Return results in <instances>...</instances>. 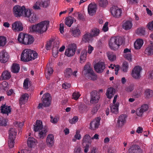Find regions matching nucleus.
Wrapping results in <instances>:
<instances>
[{
  "instance_id": "23",
  "label": "nucleus",
  "mask_w": 153,
  "mask_h": 153,
  "mask_svg": "<svg viewBox=\"0 0 153 153\" xmlns=\"http://www.w3.org/2000/svg\"><path fill=\"white\" fill-rule=\"evenodd\" d=\"M127 116L125 114L120 116L118 119L117 124L119 126H122L126 122Z\"/></svg>"
},
{
  "instance_id": "9",
  "label": "nucleus",
  "mask_w": 153,
  "mask_h": 153,
  "mask_svg": "<svg viewBox=\"0 0 153 153\" xmlns=\"http://www.w3.org/2000/svg\"><path fill=\"white\" fill-rule=\"evenodd\" d=\"M51 98L50 94L48 93L45 94L42 98V103H39L38 106V108H42L43 106L48 107L51 104Z\"/></svg>"
},
{
  "instance_id": "57",
  "label": "nucleus",
  "mask_w": 153,
  "mask_h": 153,
  "mask_svg": "<svg viewBox=\"0 0 153 153\" xmlns=\"http://www.w3.org/2000/svg\"><path fill=\"white\" fill-rule=\"evenodd\" d=\"M124 56L126 59L129 62L132 61V58L131 53L125 54H124Z\"/></svg>"
},
{
  "instance_id": "58",
  "label": "nucleus",
  "mask_w": 153,
  "mask_h": 153,
  "mask_svg": "<svg viewBox=\"0 0 153 153\" xmlns=\"http://www.w3.org/2000/svg\"><path fill=\"white\" fill-rule=\"evenodd\" d=\"M7 125L6 120L3 118H0V126H5Z\"/></svg>"
},
{
  "instance_id": "34",
  "label": "nucleus",
  "mask_w": 153,
  "mask_h": 153,
  "mask_svg": "<svg viewBox=\"0 0 153 153\" xmlns=\"http://www.w3.org/2000/svg\"><path fill=\"white\" fill-rule=\"evenodd\" d=\"M132 26L131 22L130 21H127L123 25V28L126 30L130 29Z\"/></svg>"
},
{
  "instance_id": "28",
  "label": "nucleus",
  "mask_w": 153,
  "mask_h": 153,
  "mask_svg": "<svg viewBox=\"0 0 153 153\" xmlns=\"http://www.w3.org/2000/svg\"><path fill=\"white\" fill-rule=\"evenodd\" d=\"M142 88H139L133 92V96L135 98H138L140 97L142 94Z\"/></svg>"
},
{
  "instance_id": "64",
  "label": "nucleus",
  "mask_w": 153,
  "mask_h": 153,
  "mask_svg": "<svg viewBox=\"0 0 153 153\" xmlns=\"http://www.w3.org/2000/svg\"><path fill=\"white\" fill-rule=\"evenodd\" d=\"M148 27L149 30H153V21L148 24Z\"/></svg>"
},
{
  "instance_id": "32",
  "label": "nucleus",
  "mask_w": 153,
  "mask_h": 153,
  "mask_svg": "<svg viewBox=\"0 0 153 153\" xmlns=\"http://www.w3.org/2000/svg\"><path fill=\"white\" fill-rule=\"evenodd\" d=\"M100 33V30L99 29L96 27L91 29L90 33L92 38L98 36Z\"/></svg>"
},
{
  "instance_id": "20",
  "label": "nucleus",
  "mask_w": 153,
  "mask_h": 153,
  "mask_svg": "<svg viewBox=\"0 0 153 153\" xmlns=\"http://www.w3.org/2000/svg\"><path fill=\"white\" fill-rule=\"evenodd\" d=\"M13 30L15 31H21L23 30V27L22 23L19 21H16L12 25Z\"/></svg>"
},
{
  "instance_id": "25",
  "label": "nucleus",
  "mask_w": 153,
  "mask_h": 153,
  "mask_svg": "<svg viewBox=\"0 0 153 153\" xmlns=\"http://www.w3.org/2000/svg\"><path fill=\"white\" fill-rule=\"evenodd\" d=\"M1 112L3 114H7L8 115L9 113L11 111V108L10 106H6L4 105L1 106Z\"/></svg>"
},
{
  "instance_id": "48",
  "label": "nucleus",
  "mask_w": 153,
  "mask_h": 153,
  "mask_svg": "<svg viewBox=\"0 0 153 153\" xmlns=\"http://www.w3.org/2000/svg\"><path fill=\"white\" fill-rule=\"evenodd\" d=\"M136 33L139 35H144L145 34V28L142 27L138 28L137 30Z\"/></svg>"
},
{
  "instance_id": "22",
  "label": "nucleus",
  "mask_w": 153,
  "mask_h": 153,
  "mask_svg": "<svg viewBox=\"0 0 153 153\" xmlns=\"http://www.w3.org/2000/svg\"><path fill=\"white\" fill-rule=\"evenodd\" d=\"M97 6L95 4H90L88 7V13L90 16H92L96 13Z\"/></svg>"
},
{
  "instance_id": "62",
  "label": "nucleus",
  "mask_w": 153,
  "mask_h": 153,
  "mask_svg": "<svg viewBox=\"0 0 153 153\" xmlns=\"http://www.w3.org/2000/svg\"><path fill=\"white\" fill-rule=\"evenodd\" d=\"M74 153H82L81 148L80 146L76 147L74 150Z\"/></svg>"
},
{
  "instance_id": "10",
  "label": "nucleus",
  "mask_w": 153,
  "mask_h": 153,
  "mask_svg": "<svg viewBox=\"0 0 153 153\" xmlns=\"http://www.w3.org/2000/svg\"><path fill=\"white\" fill-rule=\"evenodd\" d=\"M26 9L24 6L21 7L19 5H16L13 8V13L16 17H19L22 16H24L25 11Z\"/></svg>"
},
{
  "instance_id": "27",
  "label": "nucleus",
  "mask_w": 153,
  "mask_h": 153,
  "mask_svg": "<svg viewBox=\"0 0 153 153\" xmlns=\"http://www.w3.org/2000/svg\"><path fill=\"white\" fill-rule=\"evenodd\" d=\"M87 54V51L86 49H84L81 52L80 56V62L81 63L84 62L86 59Z\"/></svg>"
},
{
  "instance_id": "16",
  "label": "nucleus",
  "mask_w": 153,
  "mask_h": 153,
  "mask_svg": "<svg viewBox=\"0 0 153 153\" xmlns=\"http://www.w3.org/2000/svg\"><path fill=\"white\" fill-rule=\"evenodd\" d=\"M101 120V118L100 117H98L91 121L90 125V128L93 130L97 128L100 125Z\"/></svg>"
},
{
  "instance_id": "59",
  "label": "nucleus",
  "mask_w": 153,
  "mask_h": 153,
  "mask_svg": "<svg viewBox=\"0 0 153 153\" xmlns=\"http://www.w3.org/2000/svg\"><path fill=\"white\" fill-rule=\"evenodd\" d=\"M74 138L78 140H80L81 138V136L80 134V131L79 130H77L76 131V134L74 136Z\"/></svg>"
},
{
  "instance_id": "60",
  "label": "nucleus",
  "mask_w": 153,
  "mask_h": 153,
  "mask_svg": "<svg viewBox=\"0 0 153 153\" xmlns=\"http://www.w3.org/2000/svg\"><path fill=\"white\" fill-rule=\"evenodd\" d=\"M52 42H53V40H51L47 42L46 46V49L47 50H49L51 48V45L52 44Z\"/></svg>"
},
{
  "instance_id": "36",
  "label": "nucleus",
  "mask_w": 153,
  "mask_h": 153,
  "mask_svg": "<svg viewBox=\"0 0 153 153\" xmlns=\"http://www.w3.org/2000/svg\"><path fill=\"white\" fill-rule=\"evenodd\" d=\"M28 146L30 148H32L36 143V140L33 137H29L27 140Z\"/></svg>"
},
{
  "instance_id": "35",
  "label": "nucleus",
  "mask_w": 153,
  "mask_h": 153,
  "mask_svg": "<svg viewBox=\"0 0 153 153\" xmlns=\"http://www.w3.org/2000/svg\"><path fill=\"white\" fill-rule=\"evenodd\" d=\"M107 56L108 59L111 62L115 60L116 56L115 54L111 52H108L107 53Z\"/></svg>"
},
{
  "instance_id": "55",
  "label": "nucleus",
  "mask_w": 153,
  "mask_h": 153,
  "mask_svg": "<svg viewBox=\"0 0 153 153\" xmlns=\"http://www.w3.org/2000/svg\"><path fill=\"white\" fill-rule=\"evenodd\" d=\"M78 117L74 116L72 119L69 120V122L71 124H74L78 121Z\"/></svg>"
},
{
  "instance_id": "37",
  "label": "nucleus",
  "mask_w": 153,
  "mask_h": 153,
  "mask_svg": "<svg viewBox=\"0 0 153 153\" xmlns=\"http://www.w3.org/2000/svg\"><path fill=\"white\" fill-rule=\"evenodd\" d=\"M74 18L71 16H69L65 19V23L69 27H70L74 22Z\"/></svg>"
},
{
  "instance_id": "14",
  "label": "nucleus",
  "mask_w": 153,
  "mask_h": 153,
  "mask_svg": "<svg viewBox=\"0 0 153 153\" xmlns=\"http://www.w3.org/2000/svg\"><path fill=\"white\" fill-rule=\"evenodd\" d=\"M142 70V68L139 66H135L132 71L133 77L136 79H139L141 77L140 72Z\"/></svg>"
},
{
  "instance_id": "24",
  "label": "nucleus",
  "mask_w": 153,
  "mask_h": 153,
  "mask_svg": "<svg viewBox=\"0 0 153 153\" xmlns=\"http://www.w3.org/2000/svg\"><path fill=\"white\" fill-rule=\"evenodd\" d=\"M116 90L114 88L110 87L108 88L107 90L106 95L107 97L111 99L115 93Z\"/></svg>"
},
{
  "instance_id": "5",
  "label": "nucleus",
  "mask_w": 153,
  "mask_h": 153,
  "mask_svg": "<svg viewBox=\"0 0 153 153\" xmlns=\"http://www.w3.org/2000/svg\"><path fill=\"white\" fill-rule=\"evenodd\" d=\"M18 40L19 43L25 45L31 44L34 41L33 38L31 35L23 33L19 34Z\"/></svg>"
},
{
  "instance_id": "46",
  "label": "nucleus",
  "mask_w": 153,
  "mask_h": 153,
  "mask_svg": "<svg viewBox=\"0 0 153 153\" xmlns=\"http://www.w3.org/2000/svg\"><path fill=\"white\" fill-rule=\"evenodd\" d=\"M53 44L52 52L53 55H54V51H56L59 48V42L58 41H54L52 42V43Z\"/></svg>"
},
{
  "instance_id": "30",
  "label": "nucleus",
  "mask_w": 153,
  "mask_h": 153,
  "mask_svg": "<svg viewBox=\"0 0 153 153\" xmlns=\"http://www.w3.org/2000/svg\"><path fill=\"white\" fill-rule=\"evenodd\" d=\"M143 41L142 39H138L135 42L134 44V47L136 49H140L142 46Z\"/></svg>"
},
{
  "instance_id": "53",
  "label": "nucleus",
  "mask_w": 153,
  "mask_h": 153,
  "mask_svg": "<svg viewBox=\"0 0 153 153\" xmlns=\"http://www.w3.org/2000/svg\"><path fill=\"white\" fill-rule=\"evenodd\" d=\"M40 7H42L40 4V1H38L36 2L33 6V8L35 10H39L40 9Z\"/></svg>"
},
{
  "instance_id": "42",
  "label": "nucleus",
  "mask_w": 153,
  "mask_h": 153,
  "mask_svg": "<svg viewBox=\"0 0 153 153\" xmlns=\"http://www.w3.org/2000/svg\"><path fill=\"white\" fill-rule=\"evenodd\" d=\"M71 30L73 35L74 37H78L80 34V30L77 27L76 28L72 29Z\"/></svg>"
},
{
  "instance_id": "19",
  "label": "nucleus",
  "mask_w": 153,
  "mask_h": 153,
  "mask_svg": "<svg viewBox=\"0 0 153 153\" xmlns=\"http://www.w3.org/2000/svg\"><path fill=\"white\" fill-rule=\"evenodd\" d=\"M9 58V55L5 51L3 50L0 52V61L1 63L6 62Z\"/></svg>"
},
{
  "instance_id": "52",
  "label": "nucleus",
  "mask_w": 153,
  "mask_h": 153,
  "mask_svg": "<svg viewBox=\"0 0 153 153\" xmlns=\"http://www.w3.org/2000/svg\"><path fill=\"white\" fill-rule=\"evenodd\" d=\"M50 118L51 122L54 124L56 123L59 120V118L56 116H55L54 117L53 116H51Z\"/></svg>"
},
{
  "instance_id": "3",
  "label": "nucleus",
  "mask_w": 153,
  "mask_h": 153,
  "mask_svg": "<svg viewBox=\"0 0 153 153\" xmlns=\"http://www.w3.org/2000/svg\"><path fill=\"white\" fill-rule=\"evenodd\" d=\"M123 42V38L119 36L114 37L111 38L109 42V46L112 50H117Z\"/></svg>"
},
{
  "instance_id": "21",
  "label": "nucleus",
  "mask_w": 153,
  "mask_h": 153,
  "mask_svg": "<svg viewBox=\"0 0 153 153\" xmlns=\"http://www.w3.org/2000/svg\"><path fill=\"white\" fill-rule=\"evenodd\" d=\"M141 149L137 145L131 146L128 150V153H141Z\"/></svg>"
},
{
  "instance_id": "31",
  "label": "nucleus",
  "mask_w": 153,
  "mask_h": 153,
  "mask_svg": "<svg viewBox=\"0 0 153 153\" xmlns=\"http://www.w3.org/2000/svg\"><path fill=\"white\" fill-rule=\"evenodd\" d=\"M92 38L90 33L87 32L83 36L82 41L85 43L88 42Z\"/></svg>"
},
{
  "instance_id": "44",
  "label": "nucleus",
  "mask_w": 153,
  "mask_h": 153,
  "mask_svg": "<svg viewBox=\"0 0 153 153\" xmlns=\"http://www.w3.org/2000/svg\"><path fill=\"white\" fill-rule=\"evenodd\" d=\"M144 94L146 97L147 98H149L153 96V91L149 89H146Z\"/></svg>"
},
{
  "instance_id": "7",
  "label": "nucleus",
  "mask_w": 153,
  "mask_h": 153,
  "mask_svg": "<svg viewBox=\"0 0 153 153\" xmlns=\"http://www.w3.org/2000/svg\"><path fill=\"white\" fill-rule=\"evenodd\" d=\"M17 131L14 128H10L9 130L8 145L10 148H13L14 145V140L16 138Z\"/></svg>"
},
{
  "instance_id": "63",
  "label": "nucleus",
  "mask_w": 153,
  "mask_h": 153,
  "mask_svg": "<svg viewBox=\"0 0 153 153\" xmlns=\"http://www.w3.org/2000/svg\"><path fill=\"white\" fill-rule=\"evenodd\" d=\"M108 22H106L104 24L103 28H102V30L104 32L107 31L108 29Z\"/></svg>"
},
{
  "instance_id": "38",
  "label": "nucleus",
  "mask_w": 153,
  "mask_h": 153,
  "mask_svg": "<svg viewBox=\"0 0 153 153\" xmlns=\"http://www.w3.org/2000/svg\"><path fill=\"white\" fill-rule=\"evenodd\" d=\"M20 69L19 65L17 64L14 63L13 64L11 67V71L14 73H17L19 72Z\"/></svg>"
},
{
  "instance_id": "61",
  "label": "nucleus",
  "mask_w": 153,
  "mask_h": 153,
  "mask_svg": "<svg viewBox=\"0 0 153 153\" xmlns=\"http://www.w3.org/2000/svg\"><path fill=\"white\" fill-rule=\"evenodd\" d=\"M71 87V85L70 84L67 82H65L62 85V88L65 89H68V88H70Z\"/></svg>"
},
{
  "instance_id": "18",
  "label": "nucleus",
  "mask_w": 153,
  "mask_h": 153,
  "mask_svg": "<svg viewBox=\"0 0 153 153\" xmlns=\"http://www.w3.org/2000/svg\"><path fill=\"white\" fill-rule=\"evenodd\" d=\"M149 109V106L147 104L143 105L140 108L136 110L137 115L138 116H141L143 113L147 111Z\"/></svg>"
},
{
  "instance_id": "41",
  "label": "nucleus",
  "mask_w": 153,
  "mask_h": 153,
  "mask_svg": "<svg viewBox=\"0 0 153 153\" xmlns=\"http://www.w3.org/2000/svg\"><path fill=\"white\" fill-rule=\"evenodd\" d=\"M53 71L52 67H47L46 69V73L45 75L46 78L47 79H50V76H51Z\"/></svg>"
},
{
  "instance_id": "17",
  "label": "nucleus",
  "mask_w": 153,
  "mask_h": 153,
  "mask_svg": "<svg viewBox=\"0 0 153 153\" xmlns=\"http://www.w3.org/2000/svg\"><path fill=\"white\" fill-rule=\"evenodd\" d=\"M94 68L97 73H101L103 71L105 68V64L102 62H98L95 64Z\"/></svg>"
},
{
  "instance_id": "51",
  "label": "nucleus",
  "mask_w": 153,
  "mask_h": 153,
  "mask_svg": "<svg viewBox=\"0 0 153 153\" xmlns=\"http://www.w3.org/2000/svg\"><path fill=\"white\" fill-rule=\"evenodd\" d=\"M134 84L130 85L129 86L125 88V90L128 92H131L134 89Z\"/></svg>"
},
{
  "instance_id": "2",
  "label": "nucleus",
  "mask_w": 153,
  "mask_h": 153,
  "mask_svg": "<svg viewBox=\"0 0 153 153\" xmlns=\"http://www.w3.org/2000/svg\"><path fill=\"white\" fill-rule=\"evenodd\" d=\"M49 24L48 21L41 22L36 25H33L31 27L32 31L42 34L47 30L49 27Z\"/></svg>"
},
{
  "instance_id": "1",
  "label": "nucleus",
  "mask_w": 153,
  "mask_h": 153,
  "mask_svg": "<svg viewBox=\"0 0 153 153\" xmlns=\"http://www.w3.org/2000/svg\"><path fill=\"white\" fill-rule=\"evenodd\" d=\"M38 54L35 51L29 49H26L23 51L21 55L22 61L28 62L33 60L37 57Z\"/></svg>"
},
{
  "instance_id": "39",
  "label": "nucleus",
  "mask_w": 153,
  "mask_h": 153,
  "mask_svg": "<svg viewBox=\"0 0 153 153\" xmlns=\"http://www.w3.org/2000/svg\"><path fill=\"white\" fill-rule=\"evenodd\" d=\"M145 53L148 55L153 54V45H150L147 47L145 50Z\"/></svg>"
},
{
  "instance_id": "11",
  "label": "nucleus",
  "mask_w": 153,
  "mask_h": 153,
  "mask_svg": "<svg viewBox=\"0 0 153 153\" xmlns=\"http://www.w3.org/2000/svg\"><path fill=\"white\" fill-rule=\"evenodd\" d=\"M84 74L85 75L88 74L90 77L91 80H95L97 76H96L95 73L92 70V68H91L90 65L89 64H87L84 67Z\"/></svg>"
},
{
  "instance_id": "15",
  "label": "nucleus",
  "mask_w": 153,
  "mask_h": 153,
  "mask_svg": "<svg viewBox=\"0 0 153 153\" xmlns=\"http://www.w3.org/2000/svg\"><path fill=\"white\" fill-rule=\"evenodd\" d=\"M110 10L111 14L114 17L118 18L121 16L122 10L117 7L113 6L110 8Z\"/></svg>"
},
{
  "instance_id": "43",
  "label": "nucleus",
  "mask_w": 153,
  "mask_h": 153,
  "mask_svg": "<svg viewBox=\"0 0 153 153\" xmlns=\"http://www.w3.org/2000/svg\"><path fill=\"white\" fill-rule=\"evenodd\" d=\"M72 71L71 68H66L64 73L65 76L67 78H69L72 74Z\"/></svg>"
},
{
  "instance_id": "6",
  "label": "nucleus",
  "mask_w": 153,
  "mask_h": 153,
  "mask_svg": "<svg viewBox=\"0 0 153 153\" xmlns=\"http://www.w3.org/2000/svg\"><path fill=\"white\" fill-rule=\"evenodd\" d=\"M91 142V138L89 135L86 134L84 136L82 140V144L84 152L87 153L88 152Z\"/></svg>"
},
{
  "instance_id": "29",
  "label": "nucleus",
  "mask_w": 153,
  "mask_h": 153,
  "mask_svg": "<svg viewBox=\"0 0 153 153\" xmlns=\"http://www.w3.org/2000/svg\"><path fill=\"white\" fill-rule=\"evenodd\" d=\"M29 95L27 94H25L22 95L19 100V103L21 105L25 103V102L27 101L28 99Z\"/></svg>"
},
{
  "instance_id": "40",
  "label": "nucleus",
  "mask_w": 153,
  "mask_h": 153,
  "mask_svg": "<svg viewBox=\"0 0 153 153\" xmlns=\"http://www.w3.org/2000/svg\"><path fill=\"white\" fill-rule=\"evenodd\" d=\"M1 77L3 79L7 80L9 79L11 77V75L10 72L8 71H4L2 73Z\"/></svg>"
},
{
  "instance_id": "49",
  "label": "nucleus",
  "mask_w": 153,
  "mask_h": 153,
  "mask_svg": "<svg viewBox=\"0 0 153 153\" xmlns=\"http://www.w3.org/2000/svg\"><path fill=\"white\" fill-rule=\"evenodd\" d=\"M108 4V2L107 0H99V4L101 7H105Z\"/></svg>"
},
{
  "instance_id": "13",
  "label": "nucleus",
  "mask_w": 153,
  "mask_h": 153,
  "mask_svg": "<svg viewBox=\"0 0 153 153\" xmlns=\"http://www.w3.org/2000/svg\"><path fill=\"white\" fill-rule=\"evenodd\" d=\"M77 47L75 44H71L67 49H66L65 52V54L68 57L73 56L75 53Z\"/></svg>"
},
{
  "instance_id": "56",
  "label": "nucleus",
  "mask_w": 153,
  "mask_h": 153,
  "mask_svg": "<svg viewBox=\"0 0 153 153\" xmlns=\"http://www.w3.org/2000/svg\"><path fill=\"white\" fill-rule=\"evenodd\" d=\"M29 79L27 78L25 79L23 82V88L25 89H27L28 88Z\"/></svg>"
},
{
  "instance_id": "8",
  "label": "nucleus",
  "mask_w": 153,
  "mask_h": 153,
  "mask_svg": "<svg viewBox=\"0 0 153 153\" xmlns=\"http://www.w3.org/2000/svg\"><path fill=\"white\" fill-rule=\"evenodd\" d=\"M24 17L27 18L29 22L31 23H35L37 20L36 14L29 9H27L25 10Z\"/></svg>"
},
{
  "instance_id": "50",
  "label": "nucleus",
  "mask_w": 153,
  "mask_h": 153,
  "mask_svg": "<svg viewBox=\"0 0 153 153\" xmlns=\"http://www.w3.org/2000/svg\"><path fill=\"white\" fill-rule=\"evenodd\" d=\"M6 43V39L5 37L0 36V46H4Z\"/></svg>"
},
{
  "instance_id": "54",
  "label": "nucleus",
  "mask_w": 153,
  "mask_h": 153,
  "mask_svg": "<svg viewBox=\"0 0 153 153\" xmlns=\"http://www.w3.org/2000/svg\"><path fill=\"white\" fill-rule=\"evenodd\" d=\"M80 95L79 93L78 92H75L72 94V98L75 100H77Z\"/></svg>"
},
{
  "instance_id": "45",
  "label": "nucleus",
  "mask_w": 153,
  "mask_h": 153,
  "mask_svg": "<svg viewBox=\"0 0 153 153\" xmlns=\"http://www.w3.org/2000/svg\"><path fill=\"white\" fill-rule=\"evenodd\" d=\"M50 3V0H42L40 1V4L41 6L43 7L46 8L48 7Z\"/></svg>"
},
{
  "instance_id": "47",
  "label": "nucleus",
  "mask_w": 153,
  "mask_h": 153,
  "mask_svg": "<svg viewBox=\"0 0 153 153\" xmlns=\"http://www.w3.org/2000/svg\"><path fill=\"white\" fill-rule=\"evenodd\" d=\"M128 68V63L126 61L124 62L123 63L122 67L121 68L122 71L124 72H126Z\"/></svg>"
},
{
  "instance_id": "12",
  "label": "nucleus",
  "mask_w": 153,
  "mask_h": 153,
  "mask_svg": "<svg viewBox=\"0 0 153 153\" xmlns=\"http://www.w3.org/2000/svg\"><path fill=\"white\" fill-rule=\"evenodd\" d=\"M91 103L95 104L98 102L100 99V94L96 91H93L90 93Z\"/></svg>"
},
{
  "instance_id": "4",
  "label": "nucleus",
  "mask_w": 153,
  "mask_h": 153,
  "mask_svg": "<svg viewBox=\"0 0 153 153\" xmlns=\"http://www.w3.org/2000/svg\"><path fill=\"white\" fill-rule=\"evenodd\" d=\"M42 122L40 120L36 121V124L34 126V131L36 132L39 131V136L40 139H43L46 135L47 130L45 128H43Z\"/></svg>"
},
{
  "instance_id": "33",
  "label": "nucleus",
  "mask_w": 153,
  "mask_h": 153,
  "mask_svg": "<svg viewBox=\"0 0 153 153\" xmlns=\"http://www.w3.org/2000/svg\"><path fill=\"white\" fill-rule=\"evenodd\" d=\"M119 103L117 102L111 107V111L112 113L117 114L118 112Z\"/></svg>"
},
{
  "instance_id": "26",
  "label": "nucleus",
  "mask_w": 153,
  "mask_h": 153,
  "mask_svg": "<svg viewBox=\"0 0 153 153\" xmlns=\"http://www.w3.org/2000/svg\"><path fill=\"white\" fill-rule=\"evenodd\" d=\"M54 136L52 134H49L47 138L46 142L48 145L52 146L54 143Z\"/></svg>"
}]
</instances>
